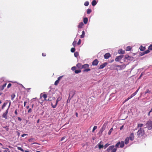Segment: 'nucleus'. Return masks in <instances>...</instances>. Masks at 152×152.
<instances>
[{
    "label": "nucleus",
    "instance_id": "obj_34",
    "mask_svg": "<svg viewBox=\"0 0 152 152\" xmlns=\"http://www.w3.org/2000/svg\"><path fill=\"white\" fill-rule=\"evenodd\" d=\"M17 149H18V150H20L22 152H24L23 149L22 148L20 147H18Z\"/></svg>",
    "mask_w": 152,
    "mask_h": 152
},
{
    "label": "nucleus",
    "instance_id": "obj_23",
    "mask_svg": "<svg viewBox=\"0 0 152 152\" xmlns=\"http://www.w3.org/2000/svg\"><path fill=\"white\" fill-rule=\"evenodd\" d=\"M97 4V2L95 0H93L91 3V4L92 6H95Z\"/></svg>",
    "mask_w": 152,
    "mask_h": 152
},
{
    "label": "nucleus",
    "instance_id": "obj_28",
    "mask_svg": "<svg viewBox=\"0 0 152 152\" xmlns=\"http://www.w3.org/2000/svg\"><path fill=\"white\" fill-rule=\"evenodd\" d=\"M151 92V91L149 89H147L145 92V94L147 93L150 94Z\"/></svg>",
    "mask_w": 152,
    "mask_h": 152
},
{
    "label": "nucleus",
    "instance_id": "obj_60",
    "mask_svg": "<svg viewBox=\"0 0 152 152\" xmlns=\"http://www.w3.org/2000/svg\"><path fill=\"white\" fill-rule=\"evenodd\" d=\"M42 55L43 56H46L45 53H42Z\"/></svg>",
    "mask_w": 152,
    "mask_h": 152
},
{
    "label": "nucleus",
    "instance_id": "obj_56",
    "mask_svg": "<svg viewBox=\"0 0 152 152\" xmlns=\"http://www.w3.org/2000/svg\"><path fill=\"white\" fill-rule=\"evenodd\" d=\"M16 133H17V135L18 136H19L20 135V133L18 131H17Z\"/></svg>",
    "mask_w": 152,
    "mask_h": 152
},
{
    "label": "nucleus",
    "instance_id": "obj_61",
    "mask_svg": "<svg viewBox=\"0 0 152 152\" xmlns=\"http://www.w3.org/2000/svg\"><path fill=\"white\" fill-rule=\"evenodd\" d=\"M124 127V125H123V126H122L120 128V129L121 130H122L123 129V128Z\"/></svg>",
    "mask_w": 152,
    "mask_h": 152
},
{
    "label": "nucleus",
    "instance_id": "obj_16",
    "mask_svg": "<svg viewBox=\"0 0 152 152\" xmlns=\"http://www.w3.org/2000/svg\"><path fill=\"white\" fill-rule=\"evenodd\" d=\"M7 85V83H5L2 85H1L0 86V90L1 91H2L4 90V88L6 87Z\"/></svg>",
    "mask_w": 152,
    "mask_h": 152
},
{
    "label": "nucleus",
    "instance_id": "obj_64",
    "mask_svg": "<svg viewBox=\"0 0 152 152\" xmlns=\"http://www.w3.org/2000/svg\"><path fill=\"white\" fill-rule=\"evenodd\" d=\"M27 102H24V106L25 107L26 106V103H27Z\"/></svg>",
    "mask_w": 152,
    "mask_h": 152
},
{
    "label": "nucleus",
    "instance_id": "obj_20",
    "mask_svg": "<svg viewBox=\"0 0 152 152\" xmlns=\"http://www.w3.org/2000/svg\"><path fill=\"white\" fill-rule=\"evenodd\" d=\"M129 138L128 137H127L125 139L124 142L126 144H127L129 143Z\"/></svg>",
    "mask_w": 152,
    "mask_h": 152
},
{
    "label": "nucleus",
    "instance_id": "obj_17",
    "mask_svg": "<svg viewBox=\"0 0 152 152\" xmlns=\"http://www.w3.org/2000/svg\"><path fill=\"white\" fill-rule=\"evenodd\" d=\"M84 25L83 23L82 22H80L79 23V25L77 27L78 28H82Z\"/></svg>",
    "mask_w": 152,
    "mask_h": 152
},
{
    "label": "nucleus",
    "instance_id": "obj_51",
    "mask_svg": "<svg viewBox=\"0 0 152 152\" xmlns=\"http://www.w3.org/2000/svg\"><path fill=\"white\" fill-rule=\"evenodd\" d=\"M63 77V76H60V77H58V79L57 80H58V81H60V80H61V78Z\"/></svg>",
    "mask_w": 152,
    "mask_h": 152
},
{
    "label": "nucleus",
    "instance_id": "obj_54",
    "mask_svg": "<svg viewBox=\"0 0 152 152\" xmlns=\"http://www.w3.org/2000/svg\"><path fill=\"white\" fill-rule=\"evenodd\" d=\"M27 134H23L21 135V137H24V136L27 135Z\"/></svg>",
    "mask_w": 152,
    "mask_h": 152
},
{
    "label": "nucleus",
    "instance_id": "obj_48",
    "mask_svg": "<svg viewBox=\"0 0 152 152\" xmlns=\"http://www.w3.org/2000/svg\"><path fill=\"white\" fill-rule=\"evenodd\" d=\"M81 43V40L80 39H79V41L77 43L78 45H80Z\"/></svg>",
    "mask_w": 152,
    "mask_h": 152
},
{
    "label": "nucleus",
    "instance_id": "obj_25",
    "mask_svg": "<svg viewBox=\"0 0 152 152\" xmlns=\"http://www.w3.org/2000/svg\"><path fill=\"white\" fill-rule=\"evenodd\" d=\"M143 124H137V128H139L140 129L142 128L141 127L143 126Z\"/></svg>",
    "mask_w": 152,
    "mask_h": 152
},
{
    "label": "nucleus",
    "instance_id": "obj_7",
    "mask_svg": "<svg viewBox=\"0 0 152 152\" xmlns=\"http://www.w3.org/2000/svg\"><path fill=\"white\" fill-rule=\"evenodd\" d=\"M125 58L129 60L132 61L133 59V57L130 56L128 55H126L125 56Z\"/></svg>",
    "mask_w": 152,
    "mask_h": 152
},
{
    "label": "nucleus",
    "instance_id": "obj_42",
    "mask_svg": "<svg viewBox=\"0 0 152 152\" xmlns=\"http://www.w3.org/2000/svg\"><path fill=\"white\" fill-rule=\"evenodd\" d=\"M130 99V98L129 97L125 99V100L123 102V104L125 102H126V101H128Z\"/></svg>",
    "mask_w": 152,
    "mask_h": 152
},
{
    "label": "nucleus",
    "instance_id": "obj_58",
    "mask_svg": "<svg viewBox=\"0 0 152 152\" xmlns=\"http://www.w3.org/2000/svg\"><path fill=\"white\" fill-rule=\"evenodd\" d=\"M145 53H144V52H143L142 53H141L140 54L141 56H142L145 55Z\"/></svg>",
    "mask_w": 152,
    "mask_h": 152
},
{
    "label": "nucleus",
    "instance_id": "obj_44",
    "mask_svg": "<svg viewBox=\"0 0 152 152\" xmlns=\"http://www.w3.org/2000/svg\"><path fill=\"white\" fill-rule=\"evenodd\" d=\"M76 41H74L73 43H72V45H73L74 46V47H75V46L76 45Z\"/></svg>",
    "mask_w": 152,
    "mask_h": 152
},
{
    "label": "nucleus",
    "instance_id": "obj_27",
    "mask_svg": "<svg viewBox=\"0 0 152 152\" xmlns=\"http://www.w3.org/2000/svg\"><path fill=\"white\" fill-rule=\"evenodd\" d=\"M7 103H8L7 102L4 103L2 107V109H4V107L6 106Z\"/></svg>",
    "mask_w": 152,
    "mask_h": 152
},
{
    "label": "nucleus",
    "instance_id": "obj_35",
    "mask_svg": "<svg viewBox=\"0 0 152 152\" xmlns=\"http://www.w3.org/2000/svg\"><path fill=\"white\" fill-rule=\"evenodd\" d=\"M89 4V2L88 1H86L85 2L84 5L85 6H87Z\"/></svg>",
    "mask_w": 152,
    "mask_h": 152
},
{
    "label": "nucleus",
    "instance_id": "obj_50",
    "mask_svg": "<svg viewBox=\"0 0 152 152\" xmlns=\"http://www.w3.org/2000/svg\"><path fill=\"white\" fill-rule=\"evenodd\" d=\"M11 86H12V84H11V83H9L8 84V86H7V88H10V87H11Z\"/></svg>",
    "mask_w": 152,
    "mask_h": 152
},
{
    "label": "nucleus",
    "instance_id": "obj_18",
    "mask_svg": "<svg viewBox=\"0 0 152 152\" xmlns=\"http://www.w3.org/2000/svg\"><path fill=\"white\" fill-rule=\"evenodd\" d=\"M89 67V65L88 64L83 65V69H86Z\"/></svg>",
    "mask_w": 152,
    "mask_h": 152
},
{
    "label": "nucleus",
    "instance_id": "obj_2",
    "mask_svg": "<svg viewBox=\"0 0 152 152\" xmlns=\"http://www.w3.org/2000/svg\"><path fill=\"white\" fill-rule=\"evenodd\" d=\"M145 134V132L142 128L140 129L137 132V135L139 137H141L143 136Z\"/></svg>",
    "mask_w": 152,
    "mask_h": 152
},
{
    "label": "nucleus",
    "instance_id": "obj_33",
    "mask_svg": "<svg viewBox=\"0 0 152 152\" xmlns=\"http://www.w3.org/2000/svg\"><path fill=\"white\" fill-rule=\"evenodd\" d=\"M91 9H88L87 10V13L88 14H90L91 12Z\"/></svg>",
    "mask_w": 152,
    "mask_h": 152
},
{
    "label": "nucleus",
    "instance_id": "obj_62",
    "mask_svg": "<svg viewBox=\"0 0 152 152\" xmlns=\"http://www.w3.org/2000/svg\"><path fill=\"white\" fill-rule=\"evenodd\" d=\"M136 94L135 93H134L132 94V96H133V97Z\"/></svg>",
    "mask_w": 152,
    "mask_h": 152
},
{
    "label": "nucleus",
    "instance_id": "obj_38",
    "mask_svg": "<svg viewBox=\"0 0 152 152\" xmlns=\"http://www.w3.org/2000/svg\"><path fill=\"white\" fill-rule=\"evenodd\" d=\"M97 128V126H94L92 132H94V131L95 130H96Z\"/></svg>",
    "mask_w": 152,
    "mask_h": 152
},
{
    "label": "nucleus",
    "instance_id": "obj_11",
    "mask_svg": "<svg viewBox=\"0 0 152 152\" xmlns=\"http://www.w3.org/2000/svg\"><path fill=\"white\" fill-rule=\"evenodd\" d=\"M99 63V61L98 60L96 59L94 60L92 62V64L94 66H96Z\"/></svg>",
    "mask_w": 152,
    "mask_h": 152
},
{
    "label": "nucleus",
    "instance_id": "obj_8",
    "mask_svg": "<svg viewBox=\"0 0 152 152\" xmlns=\"http://www.w3.org/2000/svg\"><path fill=\"white\" fill-rule=\"evenodd\" d=\"M124 55H121L119 56H118L116 57V58L115 59V61H119L121 60L123 58Z\"/></svg>",
    "mask_w": 152,
    "mask_h": 152
},
{
    "label": "nucleus",
    "instance_id": "obj_53",
    "mask_svg": "<svg viewBox=\"0 0 152 152\" xmlns=\"http://www.w3.org/2000/svg\"><path fill=\"white\" fill-rule=\"evenodd\" d=\"M18 119L19 121H22L21 119L19 117H18Z\"/></svg>",
    "mask_w": 152,
    "mask_h": 152
},
{
    "label": "nucleus",
    "instance_id": "obj_12",
    "mask_svg": "<svg viewBox=\"0 0 152 152\" xmlns=\"http://www.w3.org/2000/svg\"><path fill=\"white\" fill-rule=\"evenodd\" d=\"M76 66L78 69H83V65L80 63H78L77 64Z\"/></svg>",
    "mask_w": 152,
    "mask_h": 152
},
{
    "label": "nucleus",
    "instance_id": "obj_57",
    "mask_svg": "<svg viewBox=\"0 0 152 152\" xmlns=\"http://www.w3.org/2000/svg\"><path fill=\"white\" fill-rule=\"evenodd\" d=\"M66 137H62L61 139V141H62L64 139H65V138Z\"/></svg>",
    "mask_w": 152,
    "mask_h": 152
},
{
    "label": "nucleus",
    "instance_id": "obj_21",
    "mask_svg": "<svg viewBox=\"0 0 152 152\" xmlns=\"http://www.w3.org/2000/svg\"><path fill=\"white\" fill-rule=\"evenodd\" d=\"M88 21V19L87 18H83V22L85 24H86Z\"/></svg>",
    "mask_w": 152,
    "mask_h": 152
},
{
    "label": "nucleus",
    "instance_id": "obj_13",
    "mask_svg": "<svg viewBox=\"0 0 152 152\" xmlns=\"http://www.w3.org/2000/svg\"><path fill=\"white\" fill-rule=\"evenodd\" d=\"M107 64L106 62L102 64L98 68L99 69H102L105 66L107 65Z\"/></svg>",
    "mask_w": 152,
    "mask_h": 152
},
{
    "label": "nucleus",
    "instance_id": "obj_55",
    "mask_svg": "<svg viewBox=\"0 0 152 152\" xmlns=\"http://www.w3.org/2000/svg\"><path fill=\"white\" fill-rule=\"evenodd\" d=\"M140 87H139V88H138L137 90L135 92V93L137 94V92H138L139 90L140 89Z\"/></svg>",
    "mask_w": 152,
    "mask_h": 152
},
{
    "label": "nucleus",
    "instance_id": "obj_41",
    "mask_svg": "<svg viewBox=\"0 0 152 152\" xmlns=\"http://www.w3.org/2000/svg\"><path fill=\"white\" fill-rule=\"evenodd\" d=\"M11 97L12 100L14 99L15 97V95L14 94H12L11 95Z\"/></svg>",
    "mask_w": 152,
    "mask_h": 152
},
{
    "label": "nucleus",
    "instance_id": "obj_47",
    "mask_svg": "<svg viewBox=\"0 0 152 152\" xmlns=\"http://www.w3.org/2000/svg\"><path fill=\"white\" fill-rule=\"evenodd\" d=\"M3 128H5L7 131H8L9 130V128L7 126H6L5 127H3Z\"/></svg>",
    "mask_w": 152,
    "mask_h": 152
},
{
    "label": "nucleus",
    "instance_id": "obj_22",
    "mask_svg": "<svg viewBox=\"0 0 152 152\" xmlns=\"http://www.w3.org/2000/svg\"><path fill=\"white\" fill-rule=\"evenodd\" d=\"M85 32L84 31H83L82 32V34L80 35V38H83L85 37Z\"/></svg>",
    "mask_w": 152,
    "mask_h": 152
},
{
    "label": "nucleus",
    "instance_id": "obj_26",
    "mask_svg": "<svg viewBox=\"0 0 152 152\" xmlns=\"http://www.w3.org/2000/svg\"><path fill=\"white\" fill-rule=\"evenodd\" d=\"M132 49V48L130 46H127L126 49V51H129L131 50Z\"/></svg>",
    "mask_w": 152,
    "mask_h": 152
},
{
    "label": "nucleus",
    "instance_id": "obj_43",
    "mask_svg": "<svg viewBox=\"0 0 152 152\" xmlns=\"http://www.w3.org/2000/svg\"><path fill=\"white\" fill-rule=\"evenodd\" d=\"M148 49L149 50H152V45H150L149 46Z\"/></svg>",
    "mask_w": 152,
    "mask_h": 152
},
{
    "label": "nucleus",
    "instance_id": "obj_5",
    "mask_svg": "<svg viewBox=\"0 0 152 152\" xmlns=\"http://www.w3.org/2000/svg\"><path fill=\"white\" fill-rule=\"evenodd\" d=\"M8 108L6 111L5 112L3 113L2 115V118L6 119L7 118V114L8 112Z\"/></svg>",
    "mask_w": 152,
    "mask_h": 152
},
{
    "label": "nucleus",
    "instance_id": "obj_30",
    "mask_svg": "<svg viewBox=\"0 0 152 152\" xmlns=\"http://www.w3.org/2000/svg\"><path fill=\"white\" fill-rule=\"evenodd\" d=\"M80 72H81V70L80 69L75 70V72L76 74H77L80 73Z\"/></svg>",
    "mask_w": 152,
    "mask_h": 152
},
{
    "label": "nucleus",
    "instance_id": "obj_63",
    "mask_svg": "<svg viewBox=\"0 0 152 152\" xmlns=\"http://www.w3.org/2000/svg\"><path fill=\"white\" fill-rule=\"evenodd\" d=\"M136 94L135 93H134L132 94V96H133V97Z\"/></svg>",
    "mask_w": 152,
    "mask_h": 152
},
{
    "label": "nucleus",
    "instance_id": "obj_59",
    "mask_svg": "<svg viewBox=\"0 0 152 152\" xmlns=\"http://www.w3.org/2000/svg\"><path fill=\"white\" fill-rule=\"evenodd\" d=\"M15 113L16 115H18V113L17 112V110H16L15 111Z\"/></svg>",
    "mask_w": 152,
    "mask_h": 152
},
{
    "label": "nucleus",
    "instance_id": "obj_10",
    "mask_svg": "<svg viewBox=\"0 0 152 152\" xmlns=\"http://www.w3.org/2000/svg\"><path fill=\"white\" fill-rule=\"evenodd\" d=\"M110 56L111 55L109 53L105 54L104 55V57L106 59H108Z\"/></svg>",
    "mask_w": 152,
    "mask_h": 152
},
{
    "label": "nucleus",
    "instance_id": "obj_15",
    "mask_svg": "<svg viewBox=\"0 0 152 152\" xmlns=\"http://www.w3.org/2000/svg\"><path fill=\"white\" fill-rule=\"evenodd\" d=\"M129 138L130 140L132 141L134 139V135L133 133H132L130 134L129 136Z\"/></svg>",
    "mask_w": 152,
    "mask_h": 152
},
{
    "label": "nucleus",
    "instance_id": "obj_45",
    "mask_svg": "<svg viewBox=\"0 0 152 152\" xmlns=\"http://www.w3.org/2000/svg\"><path fill=\"white\" fill-rule=\"evenodd\" d=\"M145 54H147L150 52V50L149 49L146 50V51L144 52Z\"/></svg>",
    "mask_w": 152,
    "mask_h": 152
},
{
    "label": "nucleus",
    "instance_id": "obj_1",
    "mask_svg": "<svg viewBox=\"0 0 152 152\" xmlns=\"http://www.w3.org/2000/svg\"><path fill=\"white\" fill-rule=\"evenodd\" d=\"M124 145V141H122L121 142H118L115 145V148H114L115 146L114 145H112L110 146L107 149V151L108 152H110L111 150V152H116L117 150V148H119V146H120V147L121 148H123Z\"/></svg>",
    "mask_w": 152,
    "mask_h": 152
},
{
    "label": "nucleus",
    "instance_id": "obj_6",
    "mask_svg": "<svg viewBox=\"0 0 152 152\" xmlns=\"http://www.w3.org/2000/svg\"><path fill=\"white\" fill-rule=\"evenodd\" d=\"M61 99V98L60 97H58L57 100H56V104L55 105H53L52 104V103L51 104V105H52V107L53 108H55L56 107L57 105V103H58V102L60 101Z\"/></svg>",
    "mask_w": 152,
    "mask_h": 152
},
{
    "label": "nucleus",
    "instance_id": "obj_14",
    "mask_svg": "<svg viewBox=\"0 0 152 152\" xmlns=\"http://www.w3.org/2000/svg\"><path fill=\"white\" fill-rule=\"evenodd\" d=\"M35 139L34 138H31L29 139L28 141L29 142L31 143V144H37V143H34Z\"/></svg>",
    "mask_w": 152,
    "mask_h": 152
},
{
    "label": "nucleus",
    "instance_id": "obj_37",
    "mask_svg": "<svg viewBox=\"0 0 152 152\" xmlns=\"http://www.w3.org/2000/svg\"><path fill=\"white\" fill-rule=\"evenodd\" d=\"M75 51V49L74 48H72L71 49V51L72 53H74Z\"/></svg>",
    "mask_w": 152,
    "mask_h": 152
},
{
    "label": "nucleus",
    "instance_id": "obj_49",
    "mask_svg": "<svg viewBox=\"0 0 152 152\" xmlns=\"http://www.w3.org/2000/svg\"><path fill=\"white\" fill-rule=\"evenodd\" d=\"M4 152H10L9 151V149L8 148H6V150H5L4 151Z\"/></svg>",
    "mask_w": 152,
    "mask_h": 152
},
{
    "label": "nucleus",
    "instance_id": "obj_39",
    "mask_svg": "<svg viewBox=\"0 0 152 152\" xmlns=\"http://www.w3.org/2000/svg\"><path fill=\"white\" fill-rule=\"evenodd\" d=\"M59 81L58 80H57L54 83V85L56 86H57L58 85V84L59 83Z\"/></svg>",
    "mask_w": 152,
    "mask_h": 152
},
{
    "label": "nucleus",
    "instance_id": "obj_29",
    "mask_svg": "<svg viewBox=\"0 0 152 152\" xmlns=\"http://www.w3.org/2000/svg\"><path fill=\"white\" fill-rule=\"evenodd\" d=\"M91 70V69L89 68H87V69H84L83 71L84 72H88L89 71H90V70Z\"/></svg>",
    "mask_w": 152,
    "mask_h": 152
},
{
    "label": "nucleus",
    "instance_id": "obj_4",
    "mask_svg": "<svg viewBox=\"0 0 152 152\" xmlns=\"http://www.w3.org/2000/svg\"><path fill=\"white\" fill-rule=\"evenodd\" d=\"M42 94H41L40 95V99H42V97H43V98L44 100H42V102H44V101H49V99H46V98L47 97V94H43L42 96H41Z\"/></svg>",
    "mask_w": 152,
    "mask_h": 152
},
{
    "label": "nucleus",
    "instance_id": "obj_3",
    "mask_svg": "<svg viewBox=\"0 0 152 152\" xmlns=\"http://www.w3.org/2000/svg\"><path fill=\"white\" fill-rule=\"evenodd\" d=\"M146 125V127L148 128L149 130L152 129V121L151 120L147 121Z\"/></svg>",
    "mask_w": 152,
    "mask_h": 152
},
{
    "label": "nucleus",
    "instance_id": "obj_36",
    "mask_svg": "<svg viewBox=\"0 0 152 152\" xmlns=\"http://www.w3.org/2000/svg\"><path fill=\"white\" fill-rule=\"evenodd\" d=\"M105 129V127L104 126V125L102 126V128H101V129L100 130V131L101 132H102Z\"/></svg>",
    "mask_w": 152,
    "mask_h": 152
},
{
    "label": "nucleus",
    "instance_id": "obj_52",
    "mask_svg": "<svg viewBox=\"0 0 152 152\" xmlns=\"http://www.w3.org/2000/svg\"><path fill=\"white\" fill-rule=\"evenodd\" d=\"M71 69L73 71H74V70H75L76 69V67L75 66H73V67H72V68Z\"/></svg>",
    "mask_w": 152,
    "mask_h": 152
},
{
    "label": "nucleus",
    "instance_id": "obj_31",
    "mask_svg": "<svg viewBox=\"0 0 152 152\" xmlns=\"http://www.w3.org/2000/svg\"><path fill=\"white\" fill-rule=\"evenodd\" d=\"M113 131V128H111L110 130H109L108 132V134L109 135H110L111 134V132Z\"/></svg>",
    "mask_w": 152,
    "mask_h": 152
},
{
    "label": "nucleus",
    "instance_id": "obj_24",
    "mask_svg": "<svg viewBox=\"0 0 152 152\" xmlns=\"http://www.w3.org/2000/svg\"><path fill=\"white\" fill-rule=\"evenodd\" d=\"M140 49L141 51H143L145 49V47H143L142 46H141L140 48Z\"/></svg>",
    "mask_w": 152,
    "mask_h": 152
},
{
    "label": "nucleus",
    "instance_id": "obj_40",
    "mask_svg": "<svg viewBox=\"0 0 152 152\" xmlns=\"http://www.w3.org/2000/svg\"><path fill=\"white\" fill-rule=\"evenodd\" d=\"M110 145V144H109L108 143H107L104 146V148L105 149L109 145Z\"/></svg>",
    "mask_w": 152,
    "mask_h": 152
},
{
    "label": "nucleus",
    "instance_id": "obj_19",
    "mask_svg": "<svg viewBox=\"0 0 152 152\" xmlns=\"http://www.w3.org/2000/svg\"><path fill=\"white\" fill-rule=\"evenodd\" d=\"M125 51L124 50H123L122 49H121L118 50V53L119 54H124L125 53Z\"/></svg>",
    "mask_w": 152,
    "mask_h": 152
},
{
    "label": "nucleus",
    "instance_id": "obj_46",
    "mask_svg": "<svg viewBox=\"0 0 152 152\" xmlns=\"http://www.w3.org/2000/svg\"><path fill=\"white\" fill-rule=\"evenodd\" d=\"M32 111V109L31 108H29L28 110V113H31Z\"/></svg>",
    "mask_w": 152,
    "mask_h": 152
},
{
    "label": "nucleus",
    "instance_id": "obj_32",
    "mask_svg": "<svg viewBox=\"0 0 152 152\" xmlns=\"http://www.w3.org/2000/svg\"><path fill=\"white\" fill-rule=\"evenodd\" d=\"M75 56L76 57H77L79 56V53L77 52H76L74 53Z\"/></svg>",
    "mask_w": 152,
    "mask_h": 152
},
{
    "label": "nucleus",
    "instance_id": "obj_9",
    "mask_svg": "<svg viewBox=\"0 0 152 152\" xmlns=\"http://www.w3.org/2000/svg\"><path fill=\"white\" fill-rule=\"evenodd\" d=\"M97 145H98V148L99 149L104 147L103 145V142L102 141L100 142Z\"/></svg>",
    "mask_w": 152,
    "mask_h": 152
}]
</instances>
